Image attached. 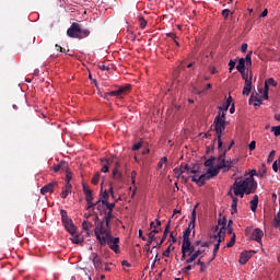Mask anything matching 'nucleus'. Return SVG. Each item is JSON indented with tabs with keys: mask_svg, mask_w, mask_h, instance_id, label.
<instances>
[{
	"mask_svg": "<svg viewBox=\"0 0 280 280\" xmlns=\"http://www.w3.org/2000/svg\"><path fill=\"white\" fill-rule=\"evenodd\" d=\"M142 145H143V141L140 140L139 142H137L136 144L132 145L131 150H133V152L137 150H141Z\"/></svg>",
	"mask_w": 280,
	"mask_h": 280,
	"instance_id": "41",
	"label": "nucleus"
},
{
	"mask_svg": "<svg viewBox=\"0 0 280 280\" xmlns=\"http://www.w3.org/2000/svg\"><path fill=\"white\" fill-rule=\"evenodd\" d=\"M269 86H277V81L272 78L267 79L265 81V89L269 90Z\"/></svg>",
	"mask_w": 280,
	"mask_h": 280,
	"instance_id": "32",
	"label": "nucleus"
},
{
	"mask_svg": "<svg viewBox=\"0 0 280 280\" xmlns=\"http://www.w3.org/2000/svg\"><path fill=\"white\" fill-rule=\"evenodd\" d=\"M229 14H231V10L225 9L222 11V16H224V19H229Z\"/></svg>",
	"mask_w": 280,
	"mask_h": 280,
	"instance_id": "56",
	"label": "nucleus"
},
{
	"mask_svg": "<svg viewBox=\"0 0 280 280\" xmlns=\"http://www.w3.org/2000/svg\"><path fill=\"white\" fill-rule=\"evenodd\" d=\"M214 130L217 132L219 150L222 148V132L226 130V113L219 112L214 118Z\"/></svg>",
	"mask_w": 280,
	"mask_h": 280,
	"instance_id": "3",
	"label": "nucleus"
},
{
	"mask_svg": "<svg viewBox=\"0 0 280 280\" xmlns=\"http://www.w3.org/2000/svg\"><path fill=\"white\" fill-rule=\"evenodd\" d=\"M172 253V244L168 245V247L165 249V252L163 253L164 257H170Z\"/></svg>",
	"mask_w": 280,
	"mask_h": 280,
	"instance_id": "47",
	"label": "nucleus"
},
{
	"mask_svg": "<svg viewBox=\"0 0 280 280\" xmlns=\"http://www.w3.org/2000/svg\"><path fill=\"white\" fill-rule=\"evenodd\" d=\"M191 228L190 223H188V228L183 233V240H189V235H191Z\"/></svg>",
	"mask_w": 280,
	"mask_h": 280,
	"instance_id": "33",
	"label": "nucleus"
},
{
	"mask_svg": "<svg viewBox=\"0 0 280 280\" xmlns=\"http://www.w3.org/2000/svg\"><path fill=\"white\" fill-rule=\"evenodd\" d=\"M272 170L273 172H279V165L277 164V161L273 162Z\"/></svg>",
	"mask_w": 280,
	"mask_h": 280,
	"instance_id": "64",
	"label": "nucleus"
},
{
	"mask_svg": "<svg viewBox=\"0 0 280 280\" xmlns=\"http://www.w3.org/2000/svg\"><path fill=\"white\" fill-rule=\"evenodd\" d=\"M166 36H168V38H172L173 40H176V38H178L174 33H167Z\"/></svg>",
	"mask_w": 280,
	"mask_h": 280,
	"instance_id": "63",
	"label": "nucleus"
},
{
	"mask_svg": "<svg viewBox=\"0 0 280 280\" xmlns=\"http://www.w3.org/2000/svg\"><path fill=\"white\" fill-rule=\"evenodd\" d=\"M219 163V170H224V172H229L231 167H233V164L231 161H226V151H224L222 154L218 158Z\"/></svg>",
	"mask_w": 280,
	"mask_h": 280,
	"instance_id": "6",
	"label": "nucleus"
},
{
	"mask_svg": "<svg viewBox=\"0 0 280 280\" xmlns=\"http://www.w3.org/2000/svg\"><path fill=\"white\" fill-rule=\"evenodd\" d=\"M220 170L222 168H219V164H217V166H210L208 170H207V175L210 176V178H213L215 176H218L220 174Z\"/></svg>",
	"mask_w": 280,
	"mask_h": 280,
	"instance_id": "16",
	"label": "nucleus"
},
{
	"mask_svg": "<svg viewBox=\"0 0 280 280\" xmlns=\"http://www.w3.org/2000/svg\"><path fill=\"white\" fill-rule=\"evenodd\" d=\"M91 226H93V224H91V222H89V221H83V223H82V229H83V231H89V229H91Z\"/></svg>",
	"mask_w": 280,
	"mask_h": 280,
	"instance_id": "40",
	"label": "nucleus"
},
{
	"mask_svg": "<svg viewBox=\"0 0 280 280\" xmlns=\"http://www.w3.org/2000/svg\"><path fill=\"white\" fill-rule=\"evenodd\" d=\"M277 154V151L272 150L269 155H268V159H267V163H272V161H275V156Z\"/></svg>",
	"mask_w": 280,
	"mask_h": 280,
	"instance_id": "38",
	"label": "nucleus"
},
{
	"mask_svg": "<svg viewBox=\"0 0 280 280\" xmlns=\"http://www.w3.org/2000/svg\"><path fill=\"white\" fill-rule=\"evenodd\" d=\"M236 70L240 73H244V71H246V59H244V58L238 59V63L236 66Z\"/></svg>",
	"mask_w": 280,
	"mask_h": 280,
	"instance_id": "23",
	"label": "nucleus"
},
{
	"mask_svg": "<svg viewBox=\"0 0 280 280\" xmlns=\"http://www.w3.org/2000/svg\"><path fill=\"white\" fill-rule=\"evenodd\" d=\"M196 207H198V205H196ZM196 207L191 211V218H190V222H189L191 229H196Z\"/></svg>",
	"mask_w": 280,
	"mask_h": 280,
	"instance_id": "30",
	"label": "nucleus"
},
{
	"mask_svg": "<svg viewBox=\"0 0 280 280\" xmlns=\"http://www.w3.org/2000/svg\"><path fill=\"white\" fill-rule=\"evenodd\" d=\"M258 205H259V196L255 195L253 197V199L250 200V209H252L253 213H255V211H257Z\"/></svg>",
	"mask_w": 280,
	"mask_h": 280,
	"instance_id": "25",
	"label": "nucleus"
},
{
	"mask_svg": "<svg viewBox=\"0 0 280 280\" xmlns=\"http://www.w3.org/2000/svg\"><path fill=\"white\" fill-rule=\"evenodd\" d=\"M262 237H264V231H261V229H259V228L254 229V231L252 232V235H250V240H253L254 242H257L261 246Z\"/></svg>",
	"mask_w": 280,
	"mask_h": 280,
	"instance_id": "9",
	"label": "nucleus"
},
{
	"mask_svg": "<svg viewBox=\"0 0 280 280\" xmlns=\"http://www.w3.org/2000/svg\"><path fill=\"white\" fill-rule=\"evenodd\" d=\"M93 265L95 270H98V272H102V270H104V267L102 265V259L100 258V256L97 254H93Z\"/></svg>",
	"mask_w": 280,
	"mask_h": 280,
	"instance_id": "15",
	"label": "nucleus"
},
{
	"mask_svg": "<svg viewBox=\"0 0 280 280\" xmlns=\"http://www.w3.org/2000/svg\"><path fill=\"white\" fill-rule=\"evenodd\" d=\"M102 206L106 207L107 212L113 213V210L115 209V202L110 203L108 200H102Z\"/></svg>",
	"mask_w": 280,
	"mask_h": 280,
	"instance_id": "29",
	"label": "nucleus"
},
{
	"mask_svg": "<svg viewBox=\"0 0 280 280\" xmlns=\"http://www.w3.org/2000/svg\"><path fill=\"white\" fill-rule=\"evenodd\" d=\"M187 170H189V166L187 164H182L180 166H177L174 168V174H175V176H180V175L185 174V172H187Z\"/></svg>",
	"mask_w": 280,
	"mask_h": 280,
	"instance_id": "20",
	"label": "nucleus"
},
{
	"mask_svg": "<svg viewBox=\"0 0 280 280\" xmlns=\"http://www.w3.org/2000/svg\"><path fill=\"white\" fill-rule=\"evenodd\" d=\"M69 168V163L67 161H61L59 164L52 166V172H66Z\"/></svg>",
	"mask_w": 280,
	"mask_h": 280,
	"instance_id": "14",
	"label": "nucleus"
},
{
	"mask_svg": "<svg viewBox=\"0 0 280 280\" xmlns=\"http://www.w3.org/2000/svg\"><path fill=\"white\" fill-rule=\"evenodd\" d=\"M139 23H140L141 30H145V26L148 25V21H145V19L143 18H139Z\"/></svg>",
	"mask_w": 280,
	"mask_h": 280,
	"instance_id": "42",
	"label": "nucleus"
},
{
	"mask_svg": "<svg viewBox=\"0 0 280 280\" xmlns=\"http://www.w3.org/2000/svg\"><path fill=\"white\" fill-rule=\"evenodd\" d=\"M161 231H163V229L154 226L153 230L149 233H152V235L155 236L158 233H161Z\"/></svg>",
	"mask_w": 280,
	"mask_h": 280,
	"instance_id": "50",
	"label": "nucleus"
},
{
	"mask_svg": "<svg viewBox=\"0 0 280 280\" xmlns=\"http://www.w3.org/2000/svg\"><path fill=\"white\" fill-rule=\"evenodd\" d=\"M224 233L225 231H222V229L217 232V234L213 235V240H217V244H222V242H224Z\"/></svg>",
	"mask_w": 280,
	"mask_h": 280,
	"instance_id": "24",
	"label": "nucleus"
},
{
	"mask_svg": "<svg viewBox=\"0 0 280 280\" xmlns=\"http://www.w3.org/2000/svg\"><path fill=\"white\" fill-rule=\"evenodd\" d=\"M194 268V266H191V265H188V266H186V267H184L183 269H182V272H189V270H191Z\"/></svg>",
	"mask_w": 280,
	"mask_h": 280,
	"instance_id": "58",
	"label": "nucleus"
},
{
	"mask_svg": "<svg viewBox=\"0 0 280 280\" xmlns=\"http://www.w3.org/2000/svg\"><path fill=\"white\" fill-rule=\"evenodd\" d=\"M207 180H211V177L206 173L199 176V178H196V175L191 176V182L196 183L198 187H203L205 183Z\"/></svg>",
	"mask_w": 280,
	"mask_h": 280,
	"instance_id": "7",
	"label": "nucleus"
},
{
	"mask_svg": "<svg viewBox=\"0 0 280 280\" xmlns=\"http://www.w3.org/2000/svg\"><path fill=\"white\" fill-rule=\"evenodd\" d=\"M90 34H91V31L86 28L82 30V27L75 22H73L67 31V35L70 38L82 39V38H86V36H89Z\"/></svg>",
	"mask_w": 280,
	"mask_h": 280,
	"instance_id": "4",
	"label": "nucleus"
},
{
	"mask_svg": "<svg viewBox=\"0 0 280 280\" xmlns=\"http://www.w3.org/2000/svg\"><path fill=\"white\" fill-rule=\"evenodd\" d=\"M108 198H109L108 191L105 190V191L102 194V199H101V200H108Z\"/></svg>",
	"mask_w": 280,
	"mask_h": 280,
	"instance_id": "60",
	"label": "nucleus"
},
{
	"mask_svg": "<svg viewBox=\"0 0 280 280\" xmlns=\"http://www.w3.org/2000/svg\"><path fill=\"white\" fill-rule=\"evenodd\" d=\"M149 238L145 241L144 250L150 252V246H152V242L156 241V236L152 233L148 234Z\"/></svg>",
	"mask_w": 280,
	"mask_h": 280,
	"instance_id": "21",
	"label": "nucleus"
},
{
	"mask_svg": "<svg viewBox=\"0 0 280 280\" xmlns=\"http://www.w3.org/2000/svg\"><path fill=\"white\" fill-rule=\"evenodd\" d=\"M256 145H257V142L252 141V142L249 143V152H253V150H255Z\"/></svg>",
	"mask_w": 280,
	"mask_h": 280,
	"instance_id": "59",
	"label": "nucleus"
},
{
	"mask_svg": "<svg viewBox=\"0 0 280 280\" xmlns=\"http://www.w3.org/2000/svg\"><path fill=\"white\" fill-rule=\"evenodd\" d=\"M271 131L275 133V137H280V126L272 127Z\"/></svg>",
	"mask_w": 280,
	"mask_h": 280,
	"instance_id": "44",
	"label": "nucleus"
},
{
	"mask_svg": "<svg viewBox=\"0 0 280 280\" xmlns=\"http://www.w3.org/2000/svg\"><path fill=\"white\" fill-rule=\"evenodd\" d=\"M164 163H167V158H166V156H164V158H162V159L160 160V162H159V164H158L159 170H162V168H163V164H164Z\"/></svg>",
	"mask_w": 280,
	"mask_h": 280,
	"instance_id": "46",
	"label": "nucleus"
},
{
	"mask_svg": "<svg viewBox=\"0 0 280 280\" xmlns=\"http://www.w3.org/2000/svg\"><path fill=\"white\" fill-rule=\"evenodd\" d=\"M61 220H67L69 217L67 215V210H61L60 211Z\"/></svg>",
	"mask_w": 280,
	"mask_h": 280,
	"instance_id": "55",
	"label": "nucleus"
},
{
	"mask_svg": "<svg viewBox=\"0 0 280 280\" xmlns=\"http://www.w3.org/2000/svg\"><path fill=\"white\" fill-rule=\"evenodd\" d=\"M62 224L65 226V229L68 231V233L73 234L78 231V228L75 226V224H73V220L71 219H63L62 220Z\"/></svg>",
	"mask_w": 280,
	"mask_h": 280,
	"instance_id": "8",
	"label": "nucleus"
},
{
	"mask_svg": "<svg viewBox=\"0 0 280 280\" xmlns=\"http://www.w3.org/2000/svg\"><path fill=\"white\" fill-rule=\"evenodd\" d=\"M202 253H205V250L202 249L195 250L192 254L189 255V258L186 260V264H194L195 259H198V257H200Z\"/></svg>",
	"mask_w": 280,
	"mask_h": 280,
	"instance_id": "17",
	"label": "nucleus"
},
{
	"mask_svg": "<svg viewBox=\"0 0 280 280\" xmlns=\"http://www.w3.org/2000/svg\"><path fill=\"white\" fill-rule=\"evenodd\" d=\"M235 65H236V62L233 60V59H231L230 61H229V71H230V73L233 71V69H235Z\"/></svg>",
	"mask_w": 280,
	"mask_h": 280,
	"instance_id": "48",
	"label": "nucleus"
},
{
	"mask_svg": "<svg viewBox=\"0 0 280 280\" xmlns=\"http://www.w3.org/2000/svg\"><path fill=\"white\" fill-rule=\"evenodd\" d=\"M247 49H248V44H242L241 46L242 54H246Z\"/></svg>",
	"mask_w": 280,
	"mask_h": 280,
	"instance_id": "57",
	"label": "nucleus"
},
{
	"mask_svg": "<svg viewBox=\"0 0 280 280\" xmlns=\"http://www.w3.org/2000/svg\"><path fill=\"white\" fill-rule=\"evenodd\" d=\"M233 104V97L229 96L226 102L219 107V110H223V113H226L229 110V107Z\"/></svg>",
	"mask_w": 280,
	"mask_h": 280,
	"instance_id": "26",
	"label": "nucleus"
},
{
	"mask_svg": "<svg viewBox=\"0 0 280 280\" xmlns=\"http://www.w3.org/2000/svg\"><path fill=\"white\" fill-rule=\"evenodd\" d=\"M113 176L114 178H121V173H119V168L115 167L113 170Z\"/></svg>",
	"mask_w": 280,
	"mask_h": 280,
	"instance_id": "45",
	"label": "nucleus"
},
{
	"mask_svg": "<svg viewBox=\"0 0 280 280\" xmlns=\"http://www.w3.org/2000/svg\"><path fill=\"white\" fill-rule=\"evenodd\" d=\"M219 224L222 226V231H226L225 226H226V219H220L219 220Z\"/></svg>",
	"mask_w": 280,
	"mask_h": 280,
	"instance_id": "49",
	"label": "nucleus"
},
{
	"mask_svg": "<svg viewBox=\"0 0 280 280\" xmlns=\"http://www.w3.org/2000/svg\"><path fill=\"white\" fill-rule=\"evenodd\" d=\"M95 224L96 228L94 230V235L101 246H107L114 253L119 254V237H114L113 232L110 229L104 228V221H100V217L95 215Z\"/></svg>",
	"mask_w": 280,
	"mask_h": 280,
	"instance_id": "1",
	"label": "nucleus"
},
{
	"mask_svg": "<svg viewBox=\"0 0 280 280\" xmlns=\"http://www.w3.org/2000/svg\"><path fill=\"white\" fill-rule=\"evenodd\" d=\"M249 177L246 178H236L232 185L234 196L244 198V195L250 196L257 191V182H255V176H257V171L252 170Z\"/></svg>",
	"mask_w": 280,
	"mask_h": 280,
	"instance_id": "2",
	"label": "nucleus"
},
{
	"mask_svg": "<svg viewBox=\"0 0 280 280\" xmlns=\"http://www.w3.org/2000/svg\"><path fill=\"white\" fill-rule=\"evenodd\" d=\"M218 250H220V243H217V244L214 245L212 259H213L214 257H217Z\"/></svg>",
	"mask_w": 280,
	"mask_h": 280,
	"instance_id": "52",
	"label": "nucleus"
},
{
	"mask_svg": "<svg viewBox=\"0 0 280 280\" xmlns=\"http://www.w3.org/2000/svg\"><path fill=\"white\" fill-rule=\"evenodd\" d=\"M250 91H253V73L250 74L249 79H246L245 81L243 95H250Z\"/></svg>",
	"mask_w": 280,
	"mask_h": 280,
	"instance_id": "12",
	"label": "nucleus"
},
{
	"mask_svg": "<svg viewBox=\"0 0 280 280\" xmlns=\"http://www.w3.org/2000/svg\"><path fill=\"white\" fill-rule=\"evenodd\" d=\"M261 100H268V89L265 88Z\"/></svg>",
	"mask_w": 280,
	"mask_h": 280,
	"instance_id": "61",
	"label": "nucleus"
},
{
	"mask_svg": "<svg viewBox=\"0 0 280 280\" xmlns=\"http://www.w3.org/2000/svg\"><path fill=\"white\" fill-rule=\"evenodd\" d=\"M98 69H101V71H108V69H110L108 66L104 65V62L98 63Z\"/></svg>",
	"mask_w": 280,
	"mask_h": 280,
	"instance_id": "51",
	"label": "nucleus"
},
{
	"mask_svg": "<svg viewBox=\"0 0 280 280\" xmlns=\"http://www.w3.org/2000/svg\"><path fill=\"white\" fill-rule=\"evenodd\" d=\"M167 235H170V233H166V232L163 233L162 240L160 242V246L163 244V242H165V240H167Z\"/></svg>",
	"mask_w": 280,
	"mask_h": 280,
	"instance_id": "62",
	"label": "nucleus"
},
{
	"mask_svg": "<svg viewBox=\"0 0 280 280\" xmlns=\"http://www.w3.org/2000/svg\"><path fill=\"white\" fill-rule=\"evenodd\" d=\"M100 173H96L92 178V185H97L100 183Z\"/></svg>",
	"mask_w": 280,
	"mask_h": 280,
	"instance_id": "43",
	"label": "nucleus"
},
{
	"mask_svg": "<svg viewBox=\"0 0 280 280\" xmlns=\"http://www.w3.org/2000/svg\"><path fill=\"white\" fill-rule=\"evenodd\" d=\"M252 56H253V51H249V52L245 56V58H244L245 63L247 65V67H250V65H253V60L250 59Z\"/></svg>",
	"mask_w": 280,
	"mask_h": 280,
	"instance_id": "35",
	"label": "nucleus"
},
{
	"mask_svg": "<svg viewBox=\"0 0 280 280\" xmlns=\"http://www.w3.org/2000/svg\"><path fill=\"white\" fill-rule=\"evenodd\" d=\"M56 187H58V182H51L40 189V194H43V196H45V194H54Z\"/></svg>",
	"mask_w": 280,
	"mask_h": 280,
	"instance_id": "11",
	"label": "nucleus"
},
{
	"mask_svg": "<svg viewBox=\"0 0 280 280\" xmlns=\"http://www.w3.org/2000/svg\"><path fill=\"white\" fill-rule=\"evenodd\" d=\"M130 91V85L120 86L115 91H110L104 94V100H108V97H122V95H126Z\"/></svg>",
	"mask_w": 280,
	"mask_h": 280,
	"instance_id": "5",
	"label": "nucleus"
},
{
	"mask_svg": "<svg viewBox=\"0 0 280 280\" xmlns=\"http://www.w3.org/2000/svg\"><path fill=\"white\" fill-rule=\"evenodd\" d=\"M190 170L195 171V173L200 174V166L198 164H194Z\"/></svg>",
	"mask_w": 280,
	"mask_h": 280,
	"instance_id": "54",
	"label": "nucleus"
},
{
	"mask_svg": "<svg viewBox=\"0 0 280 280\" xmlns=\"http://www.w3.org/2000/svg\"><path fill=\"white\" fill-rule=\"evenodd\" d=\"M253 255H255V250L243 252L238 259V264H241L242 266L248 264V260L250 259V257H253Z\"/></svg>",
	"mask_w": 280,
	"mask_h": 280,
	"instance_id": "10",
	"label": "nucleus"
},
{
	"mask_svg": "<svg viewBox=\"0 0 280 280\" xmlns=\"http://www.w3.org/2000/svg\"><path fill=\"white\" fill-rule=\"evenodd\" d=\"M103 164L101 172H103L104 174H108V166L110 165V163H113V161H110V159L108 158H104L101 160Z\"/></svg>",
	"mask_w": 280,
	"mask_h": 280,
	"instance_id": "22",
	"label": "nucleus"
},
{
	"mask_svg": "<svg viewBox=\"0 0 280 280\" xmlns=\"http://www.w3.org/2000/svg\"><path fill=\"white\" fill-rule=\"evenodd\" d=\"M66 173V183H71V178H73V173H71V170H69V167L67 168V171H63Z\"/></svg>",
	"mask_w": 280,
	"mask_h": 280,
	"instance_id": "37",
	"label": "nucleus"
},
{
	"mask_svg": "<svg viewBox=\"0 0 280 280\" xmlns=\"http://www.w3.org/2000/svg\"><path fill=\"white\" fill-rule=\"evenodd\" d=\"M190 249H191V241L189 238H183L182 253H189Z\"/></svg>",
	"mask_w": 280,
	"mask_h": 280,
	"instance_id": "19",
	"label": "nucleus"
},
{
	"mask_svg": "<svg viewBox=\"0 0 280 280\" xmlns=\"http://www.w3.org/2000/svg\"><path fill=\"white\" fill-rule=\"evenodd\" d=\"M213 163H215V156H211L210 159H208L203 165L205 167H213Z\"/></svg>",
	"mask_w": 280,
	"mask_h": 280,
	"instance_id": "34",
	"label": "nucleus"
},
{
	"mask_svg": "<svg viewBox=\"0 0 280 280\" xmlns=\"http://www.w3.org/2000/svg\"><path fill=\"white\" fill-rule=\"evenodd\" d=\"M259 101H261V96L259 95V93L255 92V93H252L248 103L253 104V102H259Z\"/></svg>",
	"mask_w": 280,
	"mask_h": 280,
	"instance_id": "31",
	"label": "nucleus"
},
{
	"mask_svg": "<svg viewBox=\"0 0 280 280\" xmlns=\"http://www.w3.org/2000/svg\"><path fill=\"white\" fill-rule=\"evenodd\" d=\"M83 194L85 195L86 202H93V190L83 184Z\"/></svg>",
	"mask_w": 280,
	"mask_h": 280,
	"instance_id": "18",
	"label": "nucleus"
},
{
	"mask_svg": "<svg viewBox=\"0 0 280 280\" xmlns=\"http://www.w3.org/2000/svg\"><path fill=\"white\" fill-rule=\"evenodd\" d=\"M71 194V183H66L63 190L61 191V198H67Z\"/></svg>",
	"mask_w": 280,
	"mask_h": 280,
	"instance_id": "28",
	"label": "nucleus"
},
{
	"mask_svg": "<svg viewBox=\"0 0 280 280\" xmlns=\"http://www.w3.org/2000/svg\"><path fill=\"white\" fill-rule=\"evenodd\" d=\"M70 235H71L70 240L72 244H82V242H84V238L75 233H72Z\"/></svg>",
	"mask_w": 280,
	"mask_h": 280,
	"instance_id": "27",
	"label": "nucleus"
},
{
	"mask_svg": "<svg viewBox=\"0 0 280 280\" xmlns=\"http://www.w3.org/2000/svg\"><path fill=\"white\" fill-rule=\"evenodd\" d=\"M228 196H230V198H232V205H237L238 199H237V197L233 196V186L229 190Z\"/></svg>",
	"mask_w": 280,
	"mask_h": 280,
	"instance_id": "36",
	"label": "nucleus"
},
{
	"mask_svg": "<svg viewBox=\"0 0 280 280\" xmlns=\"http://www.w3.org/2000/svg\"><path fill=\"white\" fill-rule=\"evenodd\" d=\"M113 219V212L104 211V218L103 220H100V222H103L104 229H110V220Z\"/></svg>",
	"mask_w": 280,
	"mask_h": 280,
	"instance_id": "13",
	"label": "nucleus"
},
{
	"mask_svg": "<svg viewBox=\"0 0 280 280\" xmlns=\"http://www.w3.org/2000/svg\"><path fill=\"white\" fill-rule=\"evenodd\" d=\"M94 207H97V211H102V199H98L96 202H94Z\"/></svg>",
	"mask_w": 280,
	"mask_h": 280,
	"instance_id": "53",
	"label": "nucleus"
},
{
	"mask_svg": "<svg viewBox=\"0 0 280 280\" xmlns=\"http://www.w3.org/2000/svg\"><path fill=\"white\" fill-rule=\"evenodd\" d=\"M233 246H235V233L232 234L230 242L226 244L228 248H233Z\"/></svg>",
	"mask_w": 280,
	"mask_h": 280,
	"instance_id": "39",
	"label": "nucleus"
}]
</instances>
